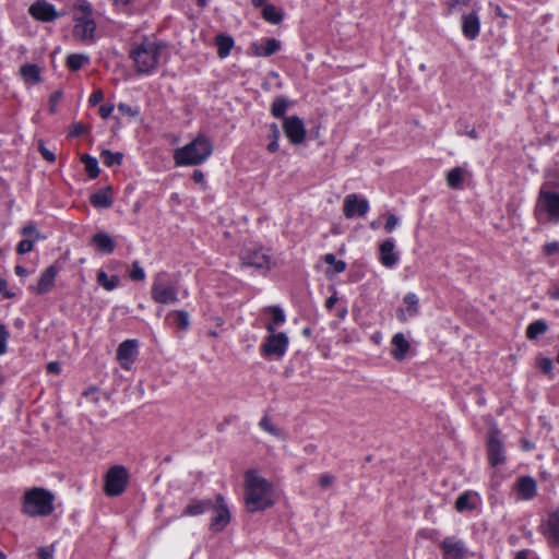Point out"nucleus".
Returning a JSON list of instances; mask_svg holds the SVG:
<instances>
[{"label": "nucleus", "instance_id": "nucleus-1", "mask_svg": "<svg viewBox=\"0 0 559 559\" xmlns=\"http://www.w3.org/2000/svg\"><path fill=\"white\" fill-rule=\"evenodd\" d=\"M165 52L164 43L155 37H143L131 45L129 57L139 74H151L159 66Z\"/></svg>", "mask_w": 559, "mask_h": 559}, {"label": "nucleus", "instance_id": "nucleus-2", "mask_svg": "<svg viewBox=\"0 0 559 559\" xmlns=\"http://www.w3.org/2000/svg\"><path fill=\"white\" fill-rule=\"evenodd\" d=\"M275 503L273 485L257 471L250 469L245 474V504L250 513L264 511Z\"/></svg>", "mask_w": 559, "mask_h": 559}, {"label": "nucleus", "instance_id": "nucleus-3", "mask_svg": "<svg viewBox=\"0 0 559 559\" xmlns=\"http://www.w3.org/2000/svg\"><path fill=\"white\" fill-rule=\"evenodd\" d=\"M73 29L72 37L84 45L96 41V22L94 10L87 0H75L73 3Z\"/></svg>", "mask_w": 559, "mask_h": 559}, {"label": "nucleus", "instance_id": "nucleus-4", "mask_svg": "<svg viewBox=\"0 0 559 559\" xmlns=\"http://www.w3.org/2000/svg\"><path fill=\"white\" fill-rule=\"evenodd\" d=\"M213 145L204 134H199L193 141L174 152L176 166H197L203 164L212 154Z\"/></svg>", "mask_w": 559, "mask_h": 559}, {"label": "nucleus", "instance_id": "nucleus-5", "mask_svg": "<svg viewBox=\"0 0 559 559\" xmlns=\"http://www.w3.org/2000/svg\"><path fill=\"white\" fill-rule=\"evenodd\" d=\"M55 495L40 487L25 491L22 500V512L31 518L48 516L53 510Z\"/></svg>", "mask_w": 559, "mask_h": 559}, {"label": "nucleus", "instance_id": "nucleus-6", "mask_svg": "<svg viewBox=\"0 0 559 559\" xmlns=\"http://www.w3.org/2000/svg\"><path fill=\"white\" fill-rule=\"evenodd\" d=\"M534 216L540 224L559 223V193L551 191L547 183L542 185L538 191Z\"/></svg>", "mask_w": 559, "mask_h": 559}, {"label": "nucleus", "instance_id": "nucleus-7", "mask_svg": "<svg viewBox=\"0 0 559 559\" xmlns=\"http://www.w3.org/2000/svg\"><path fill=\"white\" fill-rule=\"evenodd\" d=\"M151 297L156 304H176L178 298V282L171 280L167 272H158L153 280Z\"/></svg>", "mask_w": 559, "mask_h": 559}, {"label": "nucleus", "instance_id": "nucleus-8", "mask_svg": "<svg viewBox=\"0 0 559 559\" xmlns=\"http://www.w3.org/2000/svg\"><path fill=\"white\" fill-rule=\"evenodd\" d=\"M129 472L123 465H114L104 476V492L108 497L121 496L129 483Z\"/></svg>", "mask_w": 559, "mask_h": 559}, {"label": "nucleus", "instance_id": "nucleus-9", "mask_svg": "<svg viewBox=\"0 0 559 559\" xmlns=\"http://www.w3.org/2000/svg\"><path fill=\"white\" fill-rule=\"evenodd\" d=\"M289 340L283 332L270 333L262 345L260 346V353L265 358L281 359L288 347Z\"/></svg>", "mask_w": 559, "mask_h": 559}, {"label": "nucleus", "instance_id": "nucleus-10", "mask_svg": "<svg viewBox=\"0 0 559 559\" xmlns=\"http://www.w3.org/2000/svg\"><path fill=\"white\" fill-rule=\"evenodd\" d=\"M487 459L492 467L503 464L507 459L501 432L497 427H491L487 433Z\"/></svg>", "mask_w": 559, "mask_h": 559}, {"label": "nucleus", "instance_id": "nucleus-11", "mask_svg": "<svg viewBox=\"0 0 559 559\" xmlns=\"http://www.w3.org/2000/svg\"><path fill=\"white\" fill-rule=\"evenodd\" d=\"M240 259L243 266L254 267L262 272H267L273 266L271 255L262 248L245 249Z\"/></svg>", "mask_w": 559, "mask_h": 559}, {"label": "nucleus", "instance_id": "nucleus-12", "mask_svg": "<svg viewBox=\"0 0 559 559\" xmlns=\"http://www.w3.org/2000/svg\"><path fill=\"white\" fill-rule=\"evenodd\" d=\"M60 271V265L57 263L51 264L41 272L35 285L28 286V290L39 296L50 293L55 287V281Z\"/></svg>", "mask_w": 559, "mask_h": 559}, {"label": "nucleus", "instance_id": "nucleus-13", "mask_svg": "<svg viewBox=\"0 0 559 559\" xmlns=\"http://www.w3.org/2000/svg\"><path fill=\"white\" fill-rule=\"evenodd\" d=\"M214 515L210 523V528L213 532H222L230 522V513L225 499L222 495H217L215 503H212Z\"/></svg>", "mask_w": 559, "mask_h": 559}, {"label": "nucleus", "instance_id": "nucleus-14", "mask_svg": "<svg viewBox=\"0 0 559 559\" xmlns=\"http://www.w3.org/2000/svg\"><path fill=\"white\" fill-rule=\"evenodd\" d=\"M369 211V202L367 199L356 193L347 194L343 202V214L350 219L356 216L364 217Z\"/></svg>", "mask_w": 559, "mask_h": 559}, {"label": "nucleus", "instance_id": "nucleus-15", "mask_svg": "<svg viewBox=\"0 0 559 559\" xmlns=\"http://www.w3.org/2000/svg\"><path fill=\"white\" fill-rule=\"evenodd\" d=\"M283 130L292 144H301L306 139V129L302 120L297 116L284 118Z\"/></svg>", "mask_w": 559, "mask_h": 559}, {"label": "nucleus", "instance_id": "nucleus-16", "mask_svg": "<svg viewBox=\"0 0 559 559\" xmlns=\"http://www.w3.org/2000/svg\"><path fill=\"white\" fill-rule=\"evenodd\" d=\"M139 354V342L126 340L117 348V360L124 370H130Z\"/></svg>", "mask_w": 559, "mask_h": 559}, {"label": "nucleus", "instance_id": "nucleus-17", "mask_svg": "<svg viewBox=\"0 0 559 559\" xmlns=\"http://www.w3.org/2000/svg\"><path fill=\"white\" fill-rule=\"evenodd\" d=\"M439 547L442 550V559H463L468 554L464 542L454 536L445 537Z\"/></svg>", "mask_w": 559, "mask_h": 559}, {"label": "nucleus", "instance_id": "nucleus-18", "mask_svg": "<svg viewBox=\"0 0 559 559\" xmlns=\"http://www.w3.org/2000/svg\"><path fill=\"white\" fill-rule=\"evenodd\" d=\"M29 14L41 22H51L60 16V14L55 10V7L45 1L38 0L29 8Z\"/></svg>", "mask_w": 559, "mask_h": 559}, {"label": "nucleus", "instance_id": "nucleus-19", "mask_svg": "<svg viewBox=\"0 0 559 559\" xmlns=\"http://www.w3.org/2000/svg\"><path fill=\"white\" fill-rule=\"evenodd\" d=\"M394 249L395 243L392 238H389L379 245V261L388 269L394 267L400 260V255Z\"/></svg>", "mask_w": 559, "mask_h": 559}, {"label": "nucleus", "instance_id": "nucleus-20", "mask_svg": "<svg viewBox=\"0 0 559 559\" xmlns=\"http://www.w3.org/2000/svg\"><path fill=\"white\" fill-rule=\"evenodd\" d=\"M514 490L522 500H531L537 495V485L533 477L521 476L514 484Z\"/></svg>", "mask_w": 559, "mask_h": 559}, {"label": "nucleus", "instance_id": "nucleus-21", "mask_svg": "<svg viewBox=\"0 0 559 559\" xmlns=\"http://www.w3.org/2000/svg\"><path fill=\"white\" fill-rule=\"evenodd\" d=\"M281 44L275 38H263L250 45V51L257 57H269L277 52Z\"/></svg>", "mask_w": 559, "mask_h": 559}, {"label": "nucleus", "instance_id": "nucleus-22", "mask_svg": "<svg viewBox=\"0 0 559 559\" xmlns=\"http://www.w3.org/2000/svg\"><path fill=\"white\" fill-rule=\"evenodd\" d=\"M90 246L100 253L110 254L116 249V241L110 235L99 231L93 235Z\"/></svg>", "mask_w": 559, "mask_h": 559}, {"label": "nucleus", "instance_id": "nucleus-23", "mask_svg": "<svg viewBox=\"0 0 559 559\" xmlns=\"http://www.w3.org/2000/svg\"><path fill=\"white\" fill-rule=\"evenodd\" d=\"M544 534L551 546H559V508L549 513Z\"/></svg>", "mask_w": 559, "mask_h": 559}, {"label": "nucleus", "instance_id": "nucleus-24", "mask_svg": "<svg viewBox=\"0 0 559 559\" xmlns=\"http://www.w3.org/2000/svg\"><path fill=\"white\" fill-rule=\"evenodd\" d=\"M480 503V498L475 491H465L460 495L455 501V510L457 512L473 511Z\"/></svg>", "mask_w": 559, "mask_h": 559}, {"label": "nucleus", "instance_id": "nucleus-25", "mask_svg": "<svg viewBox=\"0 0 559 559\" xmlns=\"http://www.w3.org/2000/svg\"><path fill=\"white\" fill-rule=\"evenodd\" d=\"M479 29H480V22H479V19L476 13L473 12V13L463 15L462 32L467 39H469V40L475 39L479 34Z\"/></svg>", "mask_w": 559, "mask_h": 559}, {"label": "nucleus", "instance_id": "nucleus-26", "mask_svg": "<svg viewBox=\"0 0 559 559\" xmlns=\"http://www.w3.org/2000/svg\"><path fill=\"white\" fill-rule=\"evenodd\" d=\"M392 350L391 355L395 360H403L406 357L407 352L409 350V343L405 338L403 333H396L391 341Z\"/></svg>", "mask_w": 559, "mask_h": 559}, {"label": "nucleus", "instance_id": "nucleus-27", "mask_svg": "<svg viewBox=\"0 0 559 559\" xmlns=\"http://www.w3.org/2000/svg\"><path fill=\"white\" fill-rule=\"evenodd\" d=\"M212 508V500H198L192 499L188 506L182 510V516H197L203 514Z\"/></svg>", "mask_w": 559, "mask_h": 559}, {"label": "nucleus", "instance_id": "nucleus-28", "mask_svg": "<svg viewBox=\"0 0 559 559\" xmlns=\"http://www.w3.org/2000/svg\"><path fill=\"white\" fill-rule=\"evenodd\" d=\"M469 173L461 166L454 167L447 174V183L451 189L460 190L463 188V182Z\"/></svg>", "mask_w": 559, "mask_h": 559}, {"label": "nucleus", "instance_id": "nucleus-29", "mask_svg": "<svg viewBox=\"0 0 559 559\" xmlns=\"http://www.w3.org/2000/svg\"><path fill=\"white\" fill-rule=\"evenodd\" d=\"M166 322L173 326H176L179 330H187L190 322H189V316L183 310H175L169 312L166 316Z\"/></svg>", "mask_w": 559, "mask_h": 559}, {"label": "nucleus", "instance_id": "nucleus-30", "mask_svg": "<svg viewBox=\"0 0 559 559\" xmlns=\"http://www.w3.org/2000/svg\"><path fill=\"white\" fill-rule=\"evenodd\" d=\"M90 202L94 207L107 209L112 204V195L110 189H103L90 197Z\"/></svg>", "mask_w": 559, "mask_h": 559}, {"label": "nucleus", "instance_id": "nucleus-31", "mask_svg": "<svg viewBox=\"0 0 559 559\" xmlns=\"http://www.w3.org/2000/svg\"><path fill=\"white\" fill-rule=\"evenodd\" d=\"M20 74L26 84H37L40 82V69L37 64H24L20 69Z\"/></svg>", "mask_w": 559, "mask_h": 559}, {"label": "nucleus", "instance_id": "nucleus-32", "mask_svg": "<svg viewBox=\"0 0 559 559\" xmlns=\"http://www.w3.org/2000/svg\"><path fill=\"white\" fill-rule=\"evenodd\" d=\"M262 17L271 24H280L283 21L284 13L281 9L265 2L262 7Z\"/></svg>", "mask_w": 559, "mask_h": 559}, {"label": "nucleus", "instance_id": "nucleus-33", "mask_svg": "<svg viewBox=\"0 0 559 559\" xmlns=\"http://www.w3.org/2000/svg\"><path fill=\"white\" fill-rule=\"evenodd\" d=\"M271 314V320L265 324V329L269 333H273L276 330V326L283 324L285 322V314L280 307H270L267 309Z\"/></svg>", "mask_w": 559, "mask_h": 559}, {"label": "nucleus", "instance_id": "nucleus-34", "mask_svg": "<svg viewBox=\"0 0 559 559\" xmlns=\"http://www.w3.org/2000/svg\"><path fill=\"white\" fill-rule=\"evenodd\" d=\"M215 45L217 47V55L221 58H225L229 55V52L234 46V40L229 36L219 34L215 37Z\"/></svg>", "mask_w": 559, "mask_h": 559}, {"label": "nucleus", "instance_id": "nucleus-35", "mask_svg": "<svg viewBox=\"0 0 559 559\" xmlns=\"http://www.w3.org/2000/svg\"><path fill=\"white\" fill-rule=\"evenodd\" d=\"M90 63V57L83 53H72L67 57L66 64L72 71H79Z\"/></svg>", "mask_w": 559, "mask_h": 559}, {"label": "nucleus", "instance_id": "nucleus-36", "mask_svg": "<svg viewBox=\"0 0 559 559\" xmlns=\"http://www.w3.org/2000/svg\"><path fill=\"white\" fill-rule=\"evenodd\" d=\"M119 277L117 275L108 276L104 271L97 273V283L106 290H112L119 285Z\"/></svg>", "mask_w": 559, "mask_h": 559}, {"label": "nucleus", "instance_id": "nucleus-37", "mask_svg": "<svg viewBox=\"0 0 559 559\" xmlns=\"http://www.w3.org/2000/svg\"><path fill=\"white\" fill-rule=\"evenodd\" d=\"M548 329V325L543 320H536L532 322L526 329V337L528 340H536L539 335L544 334Z\"/></svg>", "mask_w": 559, "mask_h": 559}, {"label": "nucleus", "instance_id": "nucleus-38", "mask_svg": "<svg viewBox=\"0 0 559 559\" xmlns=\"http://www.w3.org/2000/svg\"><path fill=\"white\" fill-rule=\"evenodd\" d=\"M81 162L85 166V170L91 179H95L99 175V168L97 159L90 156L88 154H83L81 156Z\"/></svg>", "mask_w": 559, "mask_h": 559}, {"label": "nucleus", "instance_id": "nucleus-39", "mask_svg": "<svg viewBox=\"0 0 559 559\" xmlns=\"http://www.w3.org/2000/svg\"><path fill=\"white\" fill-rule=\"evenodd\" d=\"M100 158H102V162L105 166L107 167H112L115 165H120L121 162H122V158H123V155L122 153H112L108 150H104L102 153H100Z\"/></svg>", "mask_w": 559, "mask_h": 559}, {"label": "nucleus", "instance_id": "nucleus-40", "mask_svg": "<svg viewBox=\"0 0 559 559\" xmlns=\"http://www.w3.org/2000/svg\"><path fill=\"white\" fill-rule=\"evenodd\" d=\"M404 304L406 305V312L409 317H415L418 314L419 307H418V297L414 293H408L404 296L403 299Z\"/></svg>", "mask_w": 559, "mask_h": 559}, {"label": "nucleus", "instance_id": "nucleus-41", "mask_svg": "<svg viewBox=\"0 0 559 559\" xmlns=\"http://www.w3.org/2000/svg\"><path fill=\"white\" fill-rule=\"evenodd\" d=\"M287 107H288V103L285 98L276 97L274 99V102L272 103L271 112L274 117L282 118V117H284V115L287 110Z\"/></svg>", "mask_w": 559, "mask_h": 559}, {"label": "nucleus", "instance_id": "nucleus-42", "mask_svg": "<svg viewBox=\"0 0 559 559\" xmlns=\"http://www.w3.org/2000/svg\"><path fill=\"white\" fill-rule=\"evenodd\" d=\"M325 263L333 266V273H342L346 269V263L343 260H336L335 255L332 253H328L323 257Z\"/></svg>", "mask_w": 559, "mask_h": 559}, {"label": "nucleus", "instance_id": "nucleus-43", "mask_svg": "<svg viewBox=\"0 0 559 559\" xmlns=\"http://www.w3.org/2000/svg\"><path fill=\"white\" fill-rule=\"evenodd\" d=\"M21 234L26 239L33 240L34 242L40 238V234L34 222H28L21 230Z\"/></svg>", "mask_w": 559, "mask_h": 559}, {"label": "nucleus", "instance_id": "nucleus-44", "mask_svg": "<svg viewBox=\"0 0 559 559\" xmlns=\"http://www.w3.org/2000/svg\"><path fill=\"white\" fill-rule=\"evenodd\" d=\"M130 278L132 281H138V282H141V281H144L145 280V272L144 270L142 269V266L140 265V262L139 261H134L132 263V269L130 271V274H129Z\"/></svg>", "mask_w": 559, "mask_h": 559}, {"label": "nucleus", "instance_id": "nucleus-45", "mask_svg": "<svg viewBox=\"0 0 559 559\" xmlns=\"http://www.w3.org/2000/svg\"><path fill=\"white\" fill-rule=\"evenodd\" d=\"M10 337V333L4 324H0V356L7 352V342Z\"/></svg>", "mask_w": 559, "mask_h": 559}, {"label": "nucleus", "instance_id": "nucleus-46", "mask_svg": "<svg viewBox=\"0 0 559 559\" xmlns=\"http://www.w3.org/2000/svg\"><path fill=\"white\" fill-rule=\"evenodd\" d=\"M34 248V241L29 239H23L17 243L16 252L19 254H25L33 250Z\"/></svg>", "mask_w": 559, "mask_h": 559}, {"label": "nucleus", "instance_id": "nucleus-47", "mask_svg": "<svg viewBox=\"0 0 559 559\" xmlns=\"http://www.w3.org/2000/svg\"><path fill=\"white\" fill-rule=\"evenodd\" d=\"M86 132L87 128L83 123L76 122L70 127L69 136L76 138L85 134Z\"/></svg>", "mask_w": 559, "mask_h": 559}, {"label": "nucleus", "instance_id": "nucleus-48", "mask_svg": "<svg viewBox=\"0 0 559 559\" xmlns=\"http://www.w3.org/2000/svg\"><path fill=\"white\" fill-rule=\"evenodd\" d=\"M543 252L547 257H550V255L559 253V242L558 241H552V242L545 243L543 246Z\"/></svg>", "mask_w": 559, "mask_h": 559}, {"label": "nucleus", "instance_id": "nucleus-49", "mask_svg": "<svg viewBox=\"0 0 559 559\" xmlns=\"http://www.w3.org/2000/svg\"><path fill=\"white\" fill-rule=\"evenodd\" d=\"M61 98H62V93L60 91H56L50 95V98H49V103H50L49 112L50 114H56L57 105L61 100Z\"/></svg>", "mask_w": 559, "mask_h": 559}, {"label": "nucleus", "instance_id": "nucleus-50", "mask_svg": "<svg viewBox=\"0 0 559 559\" xmlns=\"http://www.w3.org/2000/svg\"><path fill=\"white\" fill-rule=\"evenodd\" d=\"M552 366V361L549 358L544 357L538 360L539 369L546 374H551Z\"/></svg>", "mask_w": 559, "mask_h": 559}, {"label": "nucleus", "instance_id": "nucleus-51", "mask_svg": "<svg viewBox=\"0 0 559 559\" xmlns=\"http://www.w3.org/2000/svg\"><path fill=\"white\" fill-rule=\"evenodd\" d=\"M38 150H39V152H40L41 156H43L47 162H50V163L55 162V159H56L55 154H53L51 151H49V150L44 145V143H43V142H39Z\"/></svg>", "mask_w": 559, "mask_h": 559}, {"label": "nucleus", "instance_id": "nucleus-52", "mask_svg": "<svg viewBox=\"0 0 559 559\" xmlns=\"http://www.w3.org/2000/svg\"><path fill=\"white\" fill-rule=\"evenodd\" d=\"M397 224H399V218L395 215L390 214L388 216V218H386L385 224H384L385 231L386 233H392Z\"/></svg>", "mask_w": 559, "mask_h": 559}, {"label": "nucleus", "instance_id": "nucleus-53", "mask_svg": "<svg viewBox=\"0 0 559 559\" xmlns=\"http://www.w3.org/2000/svg\"><path fill=\"white\" fill-rule=\"evenodd\" d=\"M260 426L262 429H264L265 431L272 433V435H277V429L272 425L271 420L269 417H263L260 421Z\"/></svg>", "mask_w": 559, "mask_h": 559}, {"label": "nucleus", "instance_id": "nucleus-54", "mask_svg": "<svg viewBox=\"0 0 559 559\" xmlns=\"http://www.w3.org/2000/svg\"><path fill=\"white\" fill-rule=\"evenodd\" d=\"M104 99V93L102 90H95L90 96V104L95 106Z\"/></svg>", "mask_w": 559, "mask_h": 559}, {"label": "nucleus", "instance_id": "nucleus-55", "mask_svg": "<svg viewBox=\"0 0 559 559\" xmlns=\"http://www.w3.org/2000/svg\"><path fill=\"white\" fill-rule=\"evenodd\" d=\"M269 139L270 140H278L281 136L280 128L276 123H271L269 126Z\"/></svg>", "mask_w": 559, "mask_h": 559}, {"label": "nucleus", "instance_id": "nucleus-56", "mask_svg": "<svg viewBox=\"0 0 559 559\" xmlns=\"http://www.w3.org/2000/svg\"><path fill=\"white\" fill-rule=\"evenodd\" d=\"M38 559H52L53 551L48 547H40L37 551Z\"/></svg>", "mask_w": 559, "mask_h": 559}, {"label": "nucleus", "instance_id": "nucleus-57", "mask_svg": "<svg viewBox=\"0 0 559 559\" xmlns=\"http://www.w3.org/2000/svg\"><path fill=\"white\" fill-rule=\"evenodd\" d=\"M334 481V477L330 474H322L319 478V484L323 488L330 487Z\"/></svg>", "mask_w": 559, "mask_h": 559}, {"label": "nucleus", "instance_id": "nucleus-58", "mask_svg": "<svg viewBox=\"0 0 559 559\" xmlns=\"http://www.w3.org/2000/svg\"><path fill=\"white\" fill-rule=\"evenodd\" d=\"M7 280L0 278V295H3L4 298H13L14 294L7 289Z\"/></svg>", "mask_w": 559, "mask_h": 559}, {"label": "nucleus", "instance_id": "nucleus-59", "mask_svg": "<svg viewBox=\"0 0 559 559\" xmlns=\"http://www.w3.org/2000/svg\"><path fill=\"white\" fill-rule=\"evenodd\" d=\"M112 110H114L112 105L105 104L99 107V115L102 118L106 119L111 115Z\"/></svg>", "mask_w": 559, "mask_h": 559}, {"label": "nucleus", "instance_id": "nucleus-60", "mask_svg": "<svg viewBox=\"0 0 559 559\" xmlns=\"http://www.w3.org/2000/svg\"><path fill=\"white\" fill-rule=\"evenodd\" d=\"M515 559H538V558L534 557L531 550L524 549V550L519 551L515 555Z\"/></svg>", "mask_w": 559, "mask_h": 559}, {"label": "nucleus", "instance_id": "nucleus-61", "mask_svg": "<svg viewBox=\"0 0 559 559\" xmlns=\"http://www.w3.org/2000/svg\"><path fill=\"white\" fill-rule=\"evenodd\" d=\"M60 370H61L60 365L56 361H51L47 365V371L49 373L58 374L60 372Z\"/></svg>", "mask_w": 559, "mask_h": 559}, {"label": "nucleus", "instance_id": "nucleus-62", "mask_svg": "<svg viewBox=\"0 0 559 559\" xmlns=\"http://www.w3.org/2000/svg\"><path fill=\"white\" fill-rule=\"evenodd\" d=\"M192 179L195 183H201L204 180V175L201 170H194L192 174Z\"/></svg>", "mask_w": 559, "mask_h": 559}, {"label": "nucleus", "instance_id": "nucleus-63", "mask_svg": "<svg viewBox=\"0 0 559 559\" xmlns=\"http://www.w3.org/2000/svg\"><path fill=\"white\" fill-rule=\"evenodd\" d=\"M267 151L270 153H275L278 151L280 148V145H278V140H271V142L267 144Z\"/></svg>", "mask_w": 559, "mask_h": 559}, {"label": "nucleus", "instance_id": "nucleus-64", "mask_svg": "<svg viewBox=\"0 0 559 559\" xmlns=\"http://www.w3.org/2000/svg\"><path fill=\"white\" fill-rule=\"evenodd\" d=\"M336 301H337V297H336V294H334L333 296H331L330 298L326 299V301H325L326 309H329V310L333 309Z\"/></svg>", "mask_w": 559, "mask_h": 559}]
</instances>
